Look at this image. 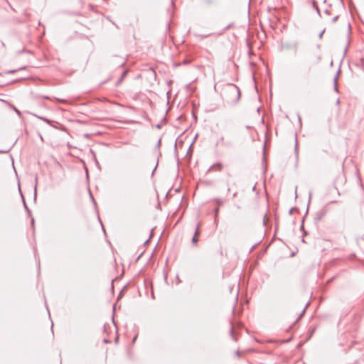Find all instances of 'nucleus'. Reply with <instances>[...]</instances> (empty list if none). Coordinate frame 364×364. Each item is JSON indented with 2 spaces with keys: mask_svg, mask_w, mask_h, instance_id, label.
<instances>
[{
  "mask_svg": "<svg viewBox=\"0 0 364 364\" xmlns=\"http://www.w3.org/2000/svg\"><path fill=\"white\" fill-rule=\"evenodd\" d=\"M232 142L230 141H225L224 136H220L215 141V146H230Z\"/></svg>",
  "mask_w": 364,
  "mask_h": 364,
  "instance_id": "f257e3e1",
  "label": "nucleus"
},
{
  "mask_svg": "<svg viewBox=\"0 0 364 364\" xmlns=\"http://www.w3.org/2000/svg\"><path fill=\"white\" fill-rule=\"evenodd\" d=\"M222 168V165L220 164H215L211 167L210 169H215L216 171L220 170Z\"/></svg>",
  "mask_w": 364,
  "mask_h": 364,
  "instance_id": "f03ea898",
  "label": "nucleus"
},
{
  "mask_svg": "<svg viewBox=\"0 0 364 364\" xmlns=\"http://www.w3.org/2000/svg\"><path fill=\"white\" fill-rule=\"evenodd\" d=\"M198 235V228L196 229V231L195 232V235L193 236V239H192V242L196 244L197 242V239H196V237L197 235Z\"/></svg>",
  "mask_w": 364,
  "mask_h": 364,
  "instance_id": "7ed1b4c3",
  "label": "nucleus"
},
{
  "mask_svg": "<svg viewBox=\"0 0 364 364\" xmlns=\"http://www.w3.org/2000/svg\"><path fill=\"white\" fill-rule=\"evenodd\" d=\"M298 43L297 42H294L291 45V48H293L294 50H296L297 48H298Z\"/></svg>",
  "mask_w": 364,
  "mask_h": 364,
  "instance_id": "20e7f679",
  "label": "nucleus"
},
{
  "mask_svg": "<svg viewBox=\"0 0 364 364\" xmlns=\"http://www.w3.org/2000/svg\"><path fill=\"white\" fill-rule=\"evenodd\" d=\"M337 80H338V77H336L335 79H334V82H335L334 90H336V92H338Z\"/></svg>",
  "mask_w": 364,
  "mask_h": 364,
  "instance_id": "39448f33",
  "label": "nucleus"
},
{
  "mask_svg": "<svg viewBox=\"0 0 364 364\" xmlns=\"http://www.w3.org/2000/svg\"><path fill=\"white\" fill-rule=\"evenodd\" d=\"M14 111L18 114L20 115L21 114V112H19V110H18L16 108H14Z\"/></svg>",
  "mask_w": 364,
  "mask_h": 364,
  "instance_id": "423d86ee",
  "label": "nucleus"
},
{
  "mask_svg": "<svg viewBox=\"0 0 364 364\" xmlns=\"http://www.w3.org/2000/svg\"><path fill=\"white\" fill-rule=\"evenodd\" d=\"M230 333H231L232 337L235 340V338H234V336H233V328H232L230 330Z\"/></svg>",
  "mask_w": 364,
  "mask_h": 364,
  "instance_id": "0eeeda50",
  "label": "nucleus"
},
{
  "mask_svg": "<svg viewBox=\"0 0 364 364\" xmlns=\"http://www.w3.org/2000/svg\"><path fill=\"white\" fill-rule=\"evenodd\" d=\"M126 73H127L126 72H124V73H123V74H122V78H121V80H122V78L126 75Z\"/></svg>",
  "mask_w": 364,
  "mask_h": 364,
  "instance_id": "6e6552de",
  "label": "nucleus"
},
{
  "mask_svg": "<svg viewBox=\"0 0 364 364\" xmlns=\"http://www.w3.org/2000/svg\"><path fill=\"white\" fill-rule=\"evenodd\" d=\"M337 19V17L333 18V21H335Z\"/></svg>",
  "mask_w": 364,
  "mask_h": 364,
  "instance_id": "1a4fd4ad",
  "label": "nucleus"
}]
</instances>
